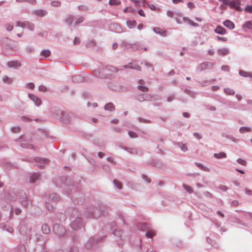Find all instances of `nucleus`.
I'll return each mask as SVG.
<instances>
[{
  "label": "nucleus",
  "instance_id": "nucleus-15",
  "mask_svg": "<svg viewBox=\"0 0 252 252\" xmlns=\"http://www.w3.org/2000/svg\"><path fill=\"white\" fill-rule=\"evenodd\" d=\"M223 24L224 26L230 30H232L235 28L234 24L229 20H226L223 21Z\"/></svg>",
  "mask_w": 252,
  "mask_h": 252
},
{
  "label": "nucleus",
  "instance_id": "nucleus-43",
  "mask_svg": "<svg viewBox=\"0 0 252 252\" xmlns=\"http://www.w3.org/2000/svg\"><path fill=\"white\" fill-rule=\"evenodd\" d=\"M199 83L202 87L206 86L209 84V80L201 81H200Z\"/></svg>",
  "mask_w": 252,
  "mask_h": 252
},
{
  "label": "nucleus",
  "instance_id": "nucleus-35",
  "mask_svg": "<svg viewBox=\"0 0 252 252\" xmlns=\"http://www.w3.org/2000/svg\"><path fill=\"white\" fill-rule=\"evenodd\" d=\"M137 88L138 90L140 91L143 92H146L148 91V88L144 86H141V85H138Z\"/></svg>",
  "mask_w": 252,
  "mask_h": 252
},
{
  "label": "nucleus",
  "instance_id": "nucleus-13",
  "mask_svg": "<svg viewBox=\"0 0 252 252\" xmlns=\"http://www.w3.org/2000/svg\"><path fill=\"white\" fill-rule=\"evenodd\" d=\"M214 31L216 33L221 35H224L226 33V30L220 26H218Z\"/></svg>",
  "mask_w": 252,
  "mask_h": 252
},
{
  "label": "nucleus",
  "instance_id": "nucleus-23",
  "mask_svg": "<svg viewBox=\"0 0 252 252\" xmlns=\"http://www.w3.org/2000/svg\"><path fill=\"white\" fill-rule=\"evenodd\" d=\"M243 28H247L252 30V21H247L243 25Z\"/></svg>",
  "mask_w": 252,
  "mask_h": 252
},
{
  "label": "nucleus",
  "instance_id": "nucleus-36",
  "mask_svg": "<svg viewBox=\"0 0 252 252\" xmlns=\"http://www.w3.org/2000/svg\"><path fill=\"white\" fill-rule=\"evenodd\" d=\"M10 129L12 132L17 133L20 131V127L18 126H12Z\"/></svg>",
  "mask_w": 252,
  "mask_h": 252
},
{
  "label": "nucleus",
  "instance_id": "nucleus-31",
  "mask_svg": "<svg viewBox=\"0 0 252 252\" xmlns=\"http://www.w3.org/2000/svg\"><path fill=\"white\" fill-rule=\"evenodd\" d=\"M183 187L184 189L188 192L191 193L193 192V190L190 186L186 184H183Z\"/></svg>",
  "mask_w": 252,
  "mask_h": 252
},
{
  "label": "nucleus",
  "instance_id": "nucleus-53",
  "mask_svg": "<svg viewBox=\"0 0 252 252\" xmlns=\"http://www.w3.org/2000/svg\"><path fill=\"white\" fill-rule=\"evenodd\" d=\"M113 27L118 31V32H120V30L121 29L119 25L117 23L113 24Z\"/></svg>",
  "mask_w": 252,
  "mask_h": 252
},
{
  "label": "nucleus",
  "instance_id": "nucleus-45",
  "mask_svg": "<svg viewBox=\"0 0 252 252\" xmlns=\"http://www.w3.org/2000/svg\"><path fill=\"white\" fill-rule=\"evenodd\" d=\"M237 162L242 165H245L246 164V161L243 158H238Z\"/></svg>",
  "mask_w": 252,
  "mask_h": 252
},
{
  "label": "nucleus",
  "instance_id": "nucleus-42",
  "mask_svg": "<svg viewBox=\"0 0 252 252\" xmlns=\"http://www.w3.org/2000/svg\"><path fill=\"white\" fill-rule=\"evenodd\" d=\"M113 183H114V185L116 186V187L119 189H122V186L121 183L119 181H118L117 180H114Z\"/></svg>",
  "mask_w": 252,
  "mask_h": 252
},
{
  "label": "nucleus",
  "instance_id": "nucleus-47",
  "mask_svg": "<svg viewBox=\"0 0 252 252\" xmlns=\"http://www.w3.org/2000/svg\"><path fill=\"white\" fill-rule=\"evenodd\" d=\"M21 119L23 121L27 122H31L32 121V119H31V118H30L27 116H22L21 117Z\"/></svg>",
  "mask_w": 252,
  "mask_h": 252
},
{
  "label": "nucleus",
  "instance_id": "nucleus-54",
  "mask_svg": "<svg viewBox=\"0 0 252 252\" xmlns=\"http://www.w3.org/2000/svg\"><path fill=\"white\" fill-rule=\"evenodd\" d=\"M130 46L131 47V50L133 51L136 50L139 48V46L137 43L133 44L131 45Z\"/></svg>",
  "mask_w": 252,
  "mask_h": 252
},
{
  "label": "nucleus",
  "instance_id": "nucleus-60",
  "mask_svg": "<svg viewBox=\"0 0 252 252\" xmlns=\"http://www.w3.org/2000/svg\"><path fill=\"white\" fill-rule=\"evenodd\" d=\"M84 20L83 17H79L75 21V24H77L82 22Z\"/></svg>",
  "mask_w": 252,
  "mask_h": 252
},
{
  "label": "nucleus",
  "instance_id": "nucleus-5",
  "mask_svg": "<svg viewBox=\"0 0 252 252\" xmlns=\"http://www.w3.org/2000/svg\"><path fill=\"white\" fill-rule=\"evenodd\" d=\"M6 64L9 68L14 69H18L21 67V63L17 60L8 61Z\"/></svg>",
  "mask_w": 252,
  "mask_h": 252
},
{
  "label": "nucleus",
  "instance_id": "nucleus-10",
  "mask_svg": "<svg viewBox=\"0 0 252 252\" xmlns=\"http://www.w3.org/2000/svg\"><path fill=\"white\" fill-rule=\"evenodd\" d=\"M239 75L244 78H252V72L246 71L242 69L239 70Z\"/></svg>",
  "mask_w": 252,
  "mask_h": 252
},
{
  "label": "nucleus",
  "instance_id": "nucleus-21",
  "mask_svg": "<svg viewBox=\"0 0 252 252\" xmlns=\"http://www.w3.org/2000/svg\"><path fill=\"white\" fill-rule=\"evenodd\" d=\"M176 146L179 147L183 152H186L188 150V147L185 144L179 142L176 144Z\"/></svg>",
  "mask_w": 252,
  "mask_h": 252
},
{
  "label": "nucleus",
  "instance_id": "nucleus-49",
  "mask_svg": "<svg viewBox=\"0 0 252 252\" xmlns=\"http://www.w3.org/2000/svg\"><path fill=\"white\" fill-rule=\"evenodd\" d=\"M245 11L251 13H252V5H247L245 8Z\"/></svg>",
  "mask_w": 252,
  "mask_h": 252
},
{
  "label": "nucleus",
  "instance_id": "nucleus-61",
  "mask_svg": "<svg viewBox=\"0 0 252 252\" xmlns=\"http://www.w3.org/2000/svg\"><path fill=\"white\" fill-rule=\"evenodd\" d=\"M148 6L152 10H155L156 9V6L153 4H149Z\"/></svg>",
  "mask_w": 252,
  "mask_h": 252
},
{
  "label": "nucleus",
  "instance_id": "nucleus-11",
  "mask_svg": "<svg viewBox=\"0 0 252 252\" xmlns=\"http://www.w3.org/2000/svg\"><path fill=\"white\" fill-rule=\"evenodd\" d=\"M32 13L38 16L43 17L47 15V11L43 9H38L33 11Z\"/></svg>",
  "mask_w": 252,
  "mask_h": 252
},
{
  "label": "nucleus",
  "instance_id": "nucleus-16",
  "mask_svg": "<svg viewBox=\"0 0 252 252\" xmlns=\"http://www.w3.org/2000/svg\"><path fill=\"white\" fill-rule=\"evenodd\" d=\"M122 149H124V150H126L131 154L133 155H137L139 156L138 153H139V151H138L136 149L134 148H123L122 147Z\"/></svg>",
  "mask_w": 252,
  "mask_h": 252
},
{
  "label": "nucleus",
  "instance_id": "nucleus-24",
  "mask_svg": "<svg viewBox=\"0 0 252 252\" xmlns=\"http://www.w3.org/2000/svg\"><path fill=\"white\" fill-rule=\"evenodd\" d=\"M51 52L49 49H44L40 52V55L44 57H48L50 56Z\"/></svg>",
  "mask_w": 252,
  "mask_h": 252
},
{
  "label": "nucleus",
  "instance_id": "nucleus-57",
  "mask_svg": "<svg viewBox=\"0 0 252 252\" xmlns=\"http://www.w3.org/2000/svg\"><path fill=\"white\" fill-rule=\"evenodd\" d=\"M42 229L46 233H47L49 231V229L47 228L46 225H42Z\"/></svg>",
  "mask_w": 252,
  "mask_h": 252
},
{
  "label": "nucleus",
  "instance_id": "nucleus-20",
  "mask_svg": "<svg viewBox=\"0 0 252 252\" xmlns=\"http://www.w3.org/2000/svg\"><path fill=\"white\" fill-rule=\"evenodd\" d=\"M104 109L106 111H112L115 109V105L112 102H109L105 105Z\"/></svg>",
  "mask_w": 252,
  "mask_h": 252
},
{
  "label": "nucleus",
  "instance_id": "nucleus-30",
  "mask_svg": "<svg viewBox=\"0 0 252 252\" xmlns=\"http://www.w3.org/2000/svg\"><path fill=\"white\" fill-rule=\"evenodd\" d=\"M51 5L55 7H60L61 5V2L58 0H52L51 2Z\"/></svg>",
  "mask_w": 252,
  "mask_h": 252
},
{
  "label": "nucleus",
  "instance_id": "nucleus-59",
  "mask_svg": "<svg viewBox=\"0 0 252 252\" xmlns=\"http://www.w3.org/2000/svg\"><path fill=\"white\" fill-rule=\"evenodd\" d=\"M138 120L139 122H142V123H149V122H150L149 120H147V119H144L142 118H138Z\"/></svg>",
  "mask_w": 252,
  "mask_h": 252
},
{
  "label": "nucleus",
  "instance_id": "nucleus-17",
  "mask_svg": "<svg viewBox=\"0 0 252 252\" xmlns=\"http://www.w3.org/2000/svg\"><path fill=\"white\" fill-rule=\"evenodd\" d=\"M40 177V175L38 173H34L32 174L30 177V181L31 183H34L37 181Z\"/></svg>",
  "mask_w": 252,
  "mask_h": 252
},
{
  "label": "nucleus",
  "instance_id": "nucleus-48",
  "mask_svg": "<svg viewBox=\"0 0 252 252\" xmlns=\"http://www.w3.org/2000/svg\"><path fill=\"white\" fill-rule=\"evenodd\" d=\"M38 90L40 92H44L46 91L47 89L45 86H44L42 85H41L39 86Z\"/></svg>",
  "mask_w": 252,
  "mask_h": 252
},
{
  "label": "nucleus",
  "instance_id": "nucleus-58",
  "mask_svg": "<svg viewBox=\"0 0 252 252\" xmlns=\"http://www.w3.org/2000/svg\"><path fill=\"white\" fill-rule=\"evenodd\" d=\"M188 7L190 9H193L194 7H195V5L193 3L191 2H189L188 3Z\"/></svg>",
  "mask_w": 252,
  "mask_h": 252
},
{
  "label": "nucleus",
  "instance_id": "nucleus-44",
  "mask_svg": "<svg viewBox=\"0 0 252 252\" xmlns=\"http://www.w3.org/2000/svg\"><path fill=\"white\" fill-rule=\"evenodd\" d=\"M167 101L170 102L172 101L174 99V94H169L167 96L166 98Z\"/></svg>",
  "mask_w": 252,
  "mask_h": 252
},
{
  "label": "nucleus",
  "instance_id": "nucleus-19",
  "mask_svg": "<svg viewBox=\"0 0 252 252\" xmlns=\"http://www.w3.org/2000/svg\"><path fill=\"white\" fill-rule=\"evenodd\" d=\"M223 92L225 94L228 95H233L235 94V91L230 88H224Z\"/></svg>",
  "mask_w": 252,
  "mask_h": 252
},
{
  "label": "nucleus",
  "instance_id": "nucleus-1",
  "mask_svg": "<svg viewBox=\"0 0 252 252\" xmlns=\"http://www.w3.org/2000/svg\"><path fill=\"white\" fill-rule=\"evenodd\" d=\"M14 141L20 144V147L24 149H34L35 146L31 143V139L25 135H21L15 139Z\"/></svg>",
  "mask_w": 252,
  "mask_h": 252
},
{
  "label": "nucleus",
  "instance_id": "nucleus-33",
  "mask_svg": "<svg viewBox=\"0 0 252 252\" xmlns=\"http://www.w3.org/2000/svg\"><path fill=\"white\" fill-rule=\"evenodd\" d=\"M136 99L139 102H143L145 101V94H140L137 96Z\"/></svg>",
  "mask_w": 252,
  "mask_h": 252
},
{
  "label": "nucleus",
  "instance_id": "nucleus-26",
  "mask_svg": "<svg viewBox=\"0 0 252 252\" xmlns=\"http://www.w3.org/2000/svg\"><path fill=\"white\" fill-rule=\"evenodd\" d=\"M78 224H77L76 223H77L76 221H74L71 222V226L72 227V228L73 229H77L81 226V221L80 220H79L78 221Z\"/></svg>",
  "mask_w": 252,
  "mask_h": 252
},
{
  "label": "nucleus",
  "instance_id": "nucleus-3",
  "mask_svg": "<svg viewBox=\"0 0 252 252\" xmlns=\"http://www.w3.org/2000/svg\"><path fill=\"white\" fill-rule=\"evenodd\" d=\"M220 2L229 6L230 8L234 9L238 11H242V8L240 6V0H218Z\"/></svg>",
  "mask_w": 252,
  "mask_h": 252
},
{
  "label": "nucleus",
  "instance_id": "nucleus-51",
  "mask_svg": "<svg viewBox=\"0 0 252 252\" xmlns=\"http://www.w3.org/2000/svg\"><path fill=\"white\" fill-rule=\"evenodd\" d=\"M166 15L169 17L172 18L174 16V12L171 10H167L166 11Z\"/></svg>",
  "mask_w": 252,
  "mask_h": 252
},
{
  "label": "nucleus",
  "instance_id": "nucleus-46",
  "mask_svg": "<svg viewBox=\"0 0 252 252\" xmlns=\"http://www.w3.org/2000/svg\"><path fill=\"white\" fill-rule=\"evenodd\" d=\"M221 69L224 71L228 72L229 71L230 68L228 65H223L221 66Z\"/></svg>",
  "mask_w": 252,
  "mask_h": 252
},
{
  "label": "nucleus",
  "instance_id": "nucleus-62",
  "mask_svg": "<svg viewBox=\"0 0 252 252\" xmlns=\"http://www.w3.org/2000/svg\"><path fill=\"white\" fill-rule=\"evenodd\" d=\"M138 14L141 16H142V17H145V13H144V11L143 10H142V9H139L138 10Z\"/></svg>",
  "mask_w": 252,
  "mask_h": 252
},
{
  "label": "nucleus",
  "instance_id": "nucleus-7",
  "mask_svg": "<svg viewBox=\"0 0 252 252\" xmlns=\"http://www.w3.org/2000/svg\"><path fill=\"white\" fill-rule=\"evenodd\" d=\"M34 161L36 163V165L39 167L42 168L44 164L48 162L47 158H33Z\"/></svg>",
  "mask_w": 252,
  "mask_h": 252
},
{
  "label": "nucleus",
  "instance_id": "nucleus-27",
  "mask_svg": "<svg viewBox=\"0 0 252 252\" xmlns=\"http://www.w3.org/2000/svg\"><path fill=\"white\" fill-rule=\"evenodd\" d=\"M156 99V95L150 94H145V100H151L152 99Z\"/></svg>",
  "mask_w": 252,
  "mask_h": 252
},
{
  "label": "nucleus",
  "instance_id": "nucleus-39",
  "mask_svg": "<svg viewBox=\"0 0 252 252\" xmlns=\"http://www.w3.org/2000/svg\"><path fill=\"white\" fill-rule=\"evenodd\" d=\"M74 20L73 17L72 16L69 15L67 17L65 21L68 24H71Z\"/></svg>",
  "mask_w": 252,
  "mask_h": 252
},
{
  "label": "nucleus",
  "instance_id": "nucleus-38",
  "mask_svg": "<svg viewBox=\"0 0 252 252\" xmlns=\"http://www.w3.org/2000/svg\"><path fill=\"white\" fill-rule=\"evenodd\" d=\"M109 3L110 5H118L121 3L119 0H109Z\"/></svg>",
  "mask_w": 252,
  "mask_h": 252
},
{
  "label": "nucleus",
  "instance_id": "nucleus-2",
  "mask_svg": "<svg viewBox=\"0 0 252 252\" xmlns=\"http://www.w3.org/2000/svg\"><path fill=\"white\" fill-rule=\"evenodd\" d=\"M0 44L3 48L6 49L18 50L17 43L7 37H5L1 39Z\"/></svg>",
  "mask_w": 252,
  "mask_h": 252
},
{
  "label": "nucleus",
  "instance_id": "nucleus-63",
  "mask_svg": "<svg viewBox=\"0 0 252 252\" xmlns=\"http://www.w3.org/2000/svg\"><path fill=\"white\" fill-rule=\"evenodd\" d=\"M189 24H190L191 26H193V27H197V26H198V25H199L198 23H195V22H194L193 21H191V20H189Z\"/></svg>",
  "mask_w": 252,
  "mask_h": 252
},
{
  "label": "nucleus",
  "instance_id": "nucleus-6",
  "mask_svg": "<svg viewBox=\"0 0 252 252\" xmlns=\"http://www.w3.org/2000/svg\"><path fill=\"white\" fill-rule=\"evenodd\" d=\"M29 98L34 103L35 105L37 107H39L41 104V99L35 95L29 94L28 95Z\"/></svg>",
  "mask_w": 252,
  "mask_h": 252
},
{
  "label": "nucleus",
  "instance_id": "nucleus-28",
  "mask_svg": "<svg viewBox=\"0 0 252 252\" xmlns=\"http://www.w3.org/2000/svg\"><path fill=\"white\" fill-rule=\"evenodd\" d=\"M195 164L201 170L204 171H209L210 169L202 164L198 162H195Z\"/></svg>",
  "mask_w": 252,
  "mask_h": 252
},
{
  "label": "nucleus",
  "instance_id": "nucleus-18",
  "mask_svg": "<svg viewBox=\"0 0 252 252\" xmlns=\"http://www.w3.org/2000/svg\"><path fill=\"white\" fill-rule=\"evenodd\" d=\"M2 82L6 84H11L13 82V79L8 77V76H4L2 78Z\"/></svg>",
  "mask_w": 252,
  "mask_h": 252
},
{
  "label": "nucleus",
  "instance_id": "nucleus-9",
  "mask_svg": "<svg viewBox=\"0 0 252 252\" xmlns=\"http://www.w3.org/2000/svg\"><path fill=\"white\" fill-rule=\"evenodd\" d=\"M214 63L211 62H204L199 65V68L201 71L206 69L207 67L212 68Z\"/></svg>",
  "mask_w": 252,
  "mask_h": 252
},
{
  "label": "nucleus",
  "instance_id": "nucleus-4",
  "mask_svg": "<svg viewBox=\"0 0 252 252\" xmlns=\"http://www.w3.org/2000/svg\"><path fill=\"white\" fill-rule=\"evenodd\" d=\"M51 115L56 119L63 120L64 113L57 107H53L51 110Z\"/></svg>",
  "mask_w": 252,
  "mask_h": 252
},
{
  "label": "nucleus",
  "instance_id": "nucleus-12",
  "mask_svg": "<svg viewBox=\"0 0 252 252\" xmlns=\"http://www.w3.org/2000/svg\"><path fill=\"white\" fill-rule=\"evenodd\" d=\"M27 28L31 31H33L34 29V25L33 24L28 21L24 22L23 28Z\"/></svg>",
  "mask_w": 252,
  "mask_h": 252
},
{
  "label": "nucleus",
  "instance_id": "nucleus-56",
  "mask_svg": "<svg viewBox=\"0 0 252 252\" xmlns=\"http://www.w3.org/2000/svg\"><path fill=\"white\" fill-rule=\"evenodd\" d=\"M208 110L211 111H215L216 110V107L214 106L208 105L207 106Z\"/></svg>",
  "mask_w": 252,
  "mask_h": 252
},
{
  "label": "nucleus",
  "instance_id": "nucleus-25",
  "mask_svg": "<svg viewBox=\"0 0 252 252\" xmlns=\"http://www.w3.org/2000/svg\"><path fill=\"white\" fill-rule=\"evenodd\" d=\"M126 24L129 29H132L135 27L136 22L135 21L128 20L126 22Z\"/></svg>",
  "mask_w": 252,
  "mask_h": 252
},
{
  "label": "nucleus",
  "instance_id": "nucleus-40",
  "mask_svg": "<svg viewBox=\"0 0 252 252\" xmlns=\"http://www.w3.org/2000/svg\"><path fill=\"white\" fill-rule=\"evenodd\" d=\"M218 188L223 192L227 191L229 189V188L227 186L222 185H220L218 187Z\"/></svg>",
  "mask_w": 252,
  "mask_h": 252
},
{
  "label": "nucleus",
  "instance_id": "nucleus-37",
  "mask_svg": "<svg viewBox=\"0 0 252 252\" xmlns=\"http://www.w3.org/2000/svg\"><path fill=\"white\" fill-rule=\"evenodd\" d=\"M128 134L129 136L132 138H137L138 137V135L132 131H128Z\"/></svg>",
  "mask_w": 252,
  "mask_h": 252
},
{
  "label": "nucleus",
  "instance_id": "nucleus-50",
  "mask_svg": "<svg viewBox=\"0 0 252 252\" xmlns=\"http://www.w3.org/2000/svg\"><path fill=\"white\" fill-rule=\"evenodd\" d=\"M26 88L28 89H33L34 88V84L32 82L28 83L26 85Z\"/></svg>",
  "mask_w": 252,
  "mask_h": 252
},
{
  "label": "nucleus",
  "instance_id": "nucleus-64",
  "mask_svg": "<svg viewBox=\"0 0 252 252\" xmlns=\"http://www.w3.org/2000/svg\"><path fill=\"white\" fill-rule=\"evenodd\" d=\"M26 48H27V51L29 53L32 52L33 51V47H32V46H27Z\"/></svg>",
  "mask_w": 252,
  "mask_h": 252
},
{
  "label": "nucleus",
  "instance_id": "nucleus-52",
  "mask_svg": "<svg viewBox=\"0 0 252 252\" xmlns=\"http://www.w3.org/2000/svg\"><path fill=\"white\" fill-rule=\"evenodd\" d=\"M141 67H140V66L138 64H136L131 66L132 69L136 70L137 71L141 70Z\"/></svg>",
  "mask_w": 252,
  "mask_h": 252
},
{
  "label": "nucleus",
  "instance_id": "nucleus-32",
  "mask_svg": "<svg viewBox=\"0 0 252 252\" xmlns=\"http://www.w3.org/2000/svg\"><path fill=\"white\" fill-rule=\"evenodd\" d=\"M214 157L215 158H225L226 157V155L224 152H220L219 153H216L214 154Z\"/></svg>",
  "mask_w": 252,
  "mask_h": 252
},
{
  "label": "nucleus",
  "instance_id": "nucleus-41",
  "mask_svg": "<svg viewBox=\"0 0 252 252\" xmlns=\"http://www.w3.org/2000/svg\"><path fill=\"white\" fill-rule=\"evenodd\" d=\"M154 234H155L154 231L153 230H151L148 231L146 233L145 235L147 237L152 238V236L154 235Z\"/></svg>",
  "mask_w": 252,
  "mask_h": 252
},
{
  "label": "nucleus",
  "instance_id": "nucleus-55",
  "mask_svg": "<svg viewBox=\"0 0 252 252\" xmlns=\"http://www.w3.org/2000/svg\"><path fill=\"white\" fill-rule=\"evenodd\" d=\"M23 24H24V22H19V21H16L15 22V26L17 27H19L22 28H23Z\"/></svg>",
  "mask_w": 252,
  "mask_h": 252
},
{
  "label": "nucleus",
  "instance_id": "nucleus-22",
  "mask_svg": "<svg viewBox=\"0 0 252 252\" xmlns=\"http://www.w3.org/2000/svg\"><path fill=\"white\" fill-rule=\"evenodd\" d=\"M251 130V128L248 126H241L239 128V132L241 134H244L246 132H249Z\"/></svg>",
  "mask_w": 252,
  "mask_h": 252
},
{
  "label": "nucleus",
  "instance_id": "nucleus-29",
  "mask_svg": "<svg viewBox=\"0 0 252 252\" xmlns=\"http://www.w3.org/2000/svg\"><path fill=\"white\" fill-rule=\"evenodd\" d=\"M184 92L193 98L195 97L196 94L190 90L186 89L184 90Z\"/></svg>",
  "mask_w": 252,
  "mask_h": 252
},
{
  "label": "nucleus",
  "instance_id": "nucleus-34",
  "mask_svg": "<svg viewBox=\"0 0 252 252\" xmlns=\"http://www.w3.org/2000/svg\"><path fill=\"white\" fill-rule=\"evenodd\" d=\"M4 27L8 32L12 31L13 29V26L11 24H6Z\"/></svg>",
  "mask_w": 252,
  "mask_h": 252
},
{
  "label": "nucleus",
  "instance_id": "nucleus-8",
  "mask_svg": "<svg viewBox=\"0 0 252 252\" xmlns=\"http://www.w3.org/2000/svg\"><path fill=\"white\" fill-rule=\"evenodd\" d=\"M153 32L158 34L162 36L165 37L167 36L166 32L159 27H155L153 29Z\"/></svg>",
  "mask_w": 252,
  "mask_h": 252
},
{
  "label": "nucleus",
  "instance_id": "nucleus-14",
  "mask_svg": "<svg viewBox=\"0 0 252 252\" xmlns=\"http://www.w3.org/2000/svg\"><path fill=\"white\" fill-rule=\"evenodd\" d=\"M217 52L219 55L224 56L227 55L229 52L228 49L226 48H219L217 50Z\"/></svg>",
  "mask_w": 252,
  "mask_h": 252
}]
</instances>
